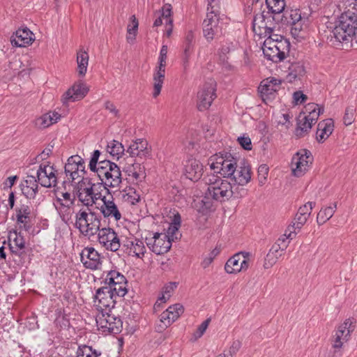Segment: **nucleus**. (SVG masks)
I'll use <instances>...</instances> for the list:
<instances>
[{"label": "nucleus", "mask_w": 357, "mask_h": 357, "mask_svg": "<svg viewBox=\"0 0 357 357\" xmlns=\"http://www.w3.org/2000/svg\"><path fill=\"white\" fill-rule=\"evenodd\" d=\"M281 83L282 81L280 79L275 77H268L264 79L258 87V92L260 93L263 100H265V97L273 95L275 92L278 91Z\"/></svg>", "instance_id": "nucleus-23"}, {"label": "nucleus", "mask_w": 357, "mask_h": 357, "mask_svg": "<svg viewBox=\"0 0 357 357\" xmlns=\"http://www.w3.org/2000/svg\"><path fill=\"white\" fill-rule=\"evenodd\" d=\"M238 142L239 144L245 150L250 151L252 150V142L251 139L249 137H239L238 138Z\"/></svg>", "instance_id": "nucleus-63"}, {"label": "nucleus", "mask_w": 357, "mask_h": 357, "mask_svg": "<svg viewBox=\"0 0 357 357\" xmlns=\"http://www.w3.org/2000/svg\"><path fill=\"white\" fill-rule=\"evenodd\" d=\"M127 284L121 285V284H116V285H109V287H112V294L115 296H124L126 293L128 292Z\"/></svg>", "instance_id": "nucleus-58"}, {"label": "nucleus", "mask_w": 357, "mask_h": 357, "mask_svg": "<svg viewBox=\"0 0 357 357\" xmlns=\"http://www.w3.org/2000/svg\"><path fill=\"white\" fill-rule=\"evenodd\" d=\"M207 13L206 14H211L214 15L220 16V3L219 0H207Z\"/></svg>", "instance_id": "nucleus-48"}, {"label": "nucleus", "mask_w": 357, "mask_h": 357, "mask_svg": "<svg viewBox=\"0 0 357 357\" xmlns=\"http://www.w3.org/2000/svg\"><path fill=\"white\" fill-rule=\"evenodd\" d=\"M301 114L299 115V119L297 123V127L296 128V135L298 137H303L305 135H307L312 128V125L310 123L309 121L306 120V117L303 116L302 119Z\"/></svg>", "instance_id": "nucleus-38"}, {"label": "nucleus", "mask_w": 357, "mask_h": 357, "mask_svg": "<svg viewBox=\"0 0 357 357\" xmlns=\"http://www.w3.org/2000/svg\"><path fill=\"white\" fill-rule=\"evenodd\" d=\"M80 258L84 267L91 270L99 269L102 264L100 254L92 247L84 248Z\"/></svg>", "instance_id": "nucleus-15"}, {"label": "nucleus", "mask_w": 357, "mask_h": 357, "mask_svg": "<svg viewBox=\"0 0 357 357\" xmlns=\"http://www.w3.org/2000/svg\"><path fill=\"white\" fill-rule=\"evenodd\" d=\"M78 184L80 187V190L86 194L85 197H89V199L91 206L95 204L96 200L101 198V192H96V190L97 186H98L99 188H104L102 183H98L97 184H95L91 182V179L88 178H82Z\"/></svg>", "instance_id": "nucleus-17"}, {"label": "nucleus", "mask_w": 357, "mask_h": 357, "mask_svg": "<svg viewBox=\"0 0 357 357\" xmlns=\"http://www.w3.org/2000/svg\"><path fill=\"white\" fill-rule=\"evenodd\" d=\"M333 128L334 123L331 119L320 121L316 132L317 140L319 143L324 142L332 134Z\"/></svg>", "instance_id": "nucleus-25"}, {"label": "nucleus", "mask_w": 357, "mask_h": 357, "mask_svg": "<svg viewBox=\"0 0 357 357\" xmlns=\"http://www.w3.org/2000/svg\"><path fill=\"white\" fill-rule=\"evenodd\" d=\"M236 184L246 185L251 179V169L244 160L240 162L231 178Z\"/></svg>", "instance_id": "nucleus-22"}, {"label": "nucleus", "mask_w": 357, "mask_h": 357, "mask_svg": "<svg viewBox=\"0 0 357 357\" xmlns=\"http://www.w3.org/2000/svg\"><path fill=\"white\" fill-rule=\"evenodd\" d=\"M146 252V248L144 242L139 239H135L130 242V255H132L138 258H142Z\"/></svg>", "instance_id": "nucleus-39"}, {"label": "nucleus", "mask_w": 357, "mask_h": 357, "mask_svg": "<svg viewBox=\"0 0 357 357\" xmlns=\"http://www.w3.org/2000/svg\"><path fill=\"white\" fill-rule=\"evenodd\" d=\"M167 46L164 45L162 46L160 56H159V63L157 67L165 68L166 66V59H167Z\"/></svg>", "instance_id": "nucleus-60"}, {"label": "nucleus", "mask_w": 357, "mask_h": 357, "mask_svg": "<svg viewBox=\"0 0 357 357\" xmlns=\"http://www.w3.org/2000/svg\"><path fill=\"white\" fill-rule=\"evenodd\" d=\"M356 108L354 106H348L343 116V121L344 125L349 126L355 120Z\"/></svg>", "instance_id": "nucleus-49"}, {"label": "nucleus", "mask_w": 357, "mask_h": 357, "mask_svg": "<svg viewBox=\"0 0 357 357\" xmlns=\"http://www.w3.org/2000/svg\"><path fill=\"white\" fill-rule=\"evenodd\" d=\"M160 322L162 323V326L160 325L158 327L160 328V330H164L166 328H167L169 326H170L174 321H175V319H171L170 314H168V312L165 310L161 314H160Z\"/></svg>", "instance_id": "nucleus-56"}, {"label": "nucleus", "mask_w": 357, "mask_h": 357, "mask_svg": "<svg viewBox=\"0 0 357 357\" xmlns=\"http://www.w3.org/2000/svg\"><path fill=\"white\" fill-rule=\"evenodd\" d=\"M287 248V244L280 245V243H274L268 252H272V255L278 259L283 255V252Z\"/></svg>", "instance_id": "nucleus-53"}, {"label": "nucleus", "mask_w": 357, "mask_h": 357, "mask_svg": "<svg viewBox=\"0 0 357 357\" xmlns=\"http://www.w3.org/2000/svg\"><path fill=\"white\" fill-rule=\"evenodd\" d=\"M278 259L272 255V252H268L264 259V267L268 269L272 267L277 261Z\"/></svg>", "instance_id": "nucleus-64"}, {"label": "nucleus", "mask_w": 357, "mask_h": 357, "mask_svg": "<svg viewBox=\"0 0 357 357\" xmlns=\"http://www.w3.org/2000/svg\"><path fill=\"white\" fill-rule=\"evenodd\" d=\"M266 6L272 13L280 14L285 8L284 0H266Z\"/></svg>", "instance_id": "nucleus-41"}, {"label": "nucleus", "mask_w": 357, "mask_h": 357, "mask_svg": "<svg viewBox=\"0 0 357 357\" xmlns=\"http://www.w3.org/2000/svg\"><path fill=\"white\" fill-rule=\"evenodd\" d=\"M216 82L210 79L206 82L197 93V107L199 111L208 109L216 98Z\"/></svg>", "instance_id": "nucleus-7"}, {"label": "nucleus", "mask_w": 357, "mask_h": 357, "mask_svg": "<svg viewBox=\"0 0 357 357\" xmlns=\"http://www.w3.org/2000/svg\"><path fill=\"white\" fill-rule=\"evenodd\" d=\"M308 219V217L306 215H302L299 213H296L294 220L295 222H292V228H298V229H301L302 227L305 224Z\"/></svg>", "instance_id": "nucleus-57"}, {"label": "nucleus", "mask_w": 357, "mask_h": 357, "mask_svg": "<svg viewBox=\"0 0 357 357\" xmlns=\"http://www.w3.org/2000/svg\"><path fill=\"white\" fill-rule=\"evenodd\" d=\"M278 52L276 39H274V41L271 39H266L264 42L263 53L267 59L274 63L281 61L282 60L280 59Z\"/></svg>", "instance_id": "nucleus-27"}, {"label": "nucleus", "mask_w": 357, "mask_h": 357, "mask_svg": "<svg viewBox=\"0 0 357 357\" xmlns=\"http://www.w3.org/2000/svg\"><path fill=\"white\" fill-rule=\"evenodd\" d=\"M242 254L243 252L235 254L227 260L225 266V270L227 273L232 274L239 272Z\"/></svg>", "instance_id": "nucleus-36"}, {"label": "nucleus", "mask_w": 357, "mask_h": 357, "mask_svg": "<svg viewBox=\"0 0 357 357\" xmlns=\"http://www.w3.org/2000/svg\"><path fill=\"white\" fill-rule=\"evenodd\" d=\"M126 200L132 204H135L140 200V195L136 192L134 188H130L128 192L126 194Z\"/></svg>", "instance_id": "nucleus-59"}, {"label": "nucleus", "mask_w": 357, "mask_h": 357, "mask_svg": "<svg viewBox=\"0 0 357 357\" xmlns=\"http://www.w3.org/2000/svg\"><path fill=\"white\" fill-rule=\"evenodd\" d=\"M349 340V331L346 333L344 337H341L337 333L334 335V340L333 343V347L335 349H340L342 347L344 342H347Z\"/></svg>", "instance_id": "nucleus-52"}, {"label": "nucleus", "mask_w": 357, "mask_h": 357, "mask_svg": "<svg viewBox=\"0 0 357 357\" xmlns=\"http://www.w3.org/2000/svg\"><path fill=\"white\" fill-rule=\"evenodd\" d=\"M203 173L204 166L198 160L191 158L186 161L184 174L187 178L197 181L202 178Z\"/></svg>", "instance_id": "nucleus-20"}, {"label": "nucleus", "mask_w": 357, "mask_h": 357, "mask_svg": "<svg viewBox=\"0 0 357 357\" xmlns=\"http://www.w3.org/2000/svg\"><path fill=\"white\" fill-rule=\"evenodd\" d=\"M112 287H102L97 289L94 296L95 305L101 312L112 310L115 305Z\"/></svg>", "instance_id": "nucleus-12"}, {"label": "nucleus", "mask_w": 357, "mask_h": 357, "mask_svg": "<svg viewBox=\"0 0 357 357\" xmlns=\"http://www.w3.org/2000/svg\"><path fill=\"white\" fill-rule=\"evenodd\" d=\"M165 77V68L156 67L153 74V98H156L160 93L162 84Z\"/></svg>", "instance_id": "nucleus-32"}, {"label": "nucleus", "mask_w": 357, "mask_h": 357, "mask_svg": "<svg viewBox=\"0 0 357 357\" xmlns=\"http://www.w3.org/2000/svg\"><path fill=\"white\" fill-rule=\"evenodd\" d=\"M8 245L13 259L15 260L14 256L24 257L25 252V241L20 233L14 232L8 237Z\"/></svg>", "instance_id": "nucleus-18"}, {"label": "nucleus", "mask_w": 357, "mask_h": 357, "mask_svg": "<svg viewBox=\"0 0 357 357\" xmlns=\"http://www.w3.org/2000/svg\"><path fill=\"white\" fill-rule=\"evenodd\" d=\"M107 151L112 156H117L118 158L119 155L123 153L125 151V149L122 144L118 141L113 140L107 145Z\"/></svg>", "instance_id": "nucleus-44"}, {"label": "nucleus", "mask_w": 357, "mask_h": 357, "mask_svg": "<svg viewBox=\"0 0 357 357\" xmlns=\"http://www.w3.org/2000/svg\"><path fill=\"white\" fill-rule=\"evenodd\" d=\"M60 119L61 114L58 112H48L36 119L35 124L38 128L42 130L56 123Z\"/></svg>", "instance_id": "nucleus-29"}, {"label": "nucleus", "mask_w": 357, "mask_h": 357, "mask_svg": "<svg viewBox=\"0 0 357 357\" xmlns=\"http://www.w3.org/2000/svg\"><path fill=\"white\" fill-rule=\"evenodd\" d=\"M99 243L107 250L117 251L120 248V241L117 234L110 227H104L98 231Z\"/></svg>", "instance_id": "nucleus-13"}, {"label": "nucleus", "mask_w": 357, "mask_h": 357, "mask_svg": "<svg viewBox=\"0 0 357 357\" xmlns=\"http://www.w3.org/2000/svg\"><path fill=\"white\" fill-rule=\"evenodd\" d=\"M244 185H245L234 183V185H232V197L234 198L239 199L247 195L248 190Z\"/></svg>", "instance_id": "nucleus-50"}, {"label": "nucleus", "mask_w": 357, "mask_h": 357, "mask_svg": "<svg viewBox=\"0 0 357 357\" xmlns=\"http://www.w3.org/2000/svg\"><path fill=\"white\" fill-rule=\"evenodd\" d=\"M166 311L171 316V319L176 320L184 312L183 306L180 303H176L169 306Z\"/></svg>", "instance_id": "nucleus-46"}, {"label": "nucleus", "mask_w": 357, "mask_h": 357, "mask_svg": "<svg viewBox=\"0 0 357 357\" xmlns=\"http://www.w3.org/2000/svg\"><path fill=\"white\" fill-rule=\"evenodd\" d=\"M357 30V13L354 9L347 10L339 16L333 30L336 41L346 47H351L355 31Z\"/></svg>", "instance_id": "nucleus-2"}, {"label": "nucleus", "mask_w": 357, "mask_h": 357, "mask_svg": "<svg viewBox=\"0 0 357 357\" xmlns=\"http://www.w3.org/2000/svg\"><path fill=\"white\" fill-rule=\"evenodd\" d=\"M21 190L22 194L27 199H34L38 193V189H36V187L31 188L29 186L24 185V184L21 185Z\"/></svg>", "instance_id": "nucleus-55"}, {"label": "nucleus", "mask_w": 357, "mask_h": 357, "mask_svg": "<svg viewBox=\"0 0 357 357\" xmlns=\"http://www.w3.org/2000/svg\"><path fill=\"white\" fill-rule=\"evenodd\" d=\"M237 167L238 165L234 158L228 153L218 157L216 159V162L211 165V169H219L217 173H220L223 176V178H230ZM215 173H216L215 171Z\"/></svg>", "instance_id": "nucleus-10"}, {"label": "nucleus", "mask_w": 357, "mask_h": 357, "mask_svg": "<svg viewBox=\"0 0 357 357\" xmlns=\"http://www.w3.org/2000/svg\"><path fill=\"white\" fill-rule=\"evenodd\" d=\"M100 354H98L96 350L93 351L91 347H79L77 351V357H98Z\"/></svg>", "instance_id": "nucleus-47"}, {"label": "nucleus", "mask_w": 357, "mask_h": 357, "mask_svg": "<svg viewBox=\"0 0 357 357\" xmlns=\"http://www.w3.org/2000/svg\"><path fill=\"white\" fill-rule=\"evenodd\" d=\"M276 44L278 49V54L280 56V59L282 61L289 52L290 43L286 38H282V40H276Z\"/></svg>", "instance_id": "nucleus-45"}, {"label": "nucleus", "mask_w": 357, "mask_h": 357, "mask_svg": "<svg viewBox=\"0 0 357 357\" xmlns=\"http://www.w3.org/2000/svg\"><path fill=\"white\" fill-rule=\"evenodd\" d=\"M107 199L105 196L102 198L103 204L100 206V211L105 218H114L116 221L121 218V214L112 197Z\"/></svg>", "instance_id": "nucleus-24"}, {"label": "nucleus", "mask_w": 357, "mask_h": 357, "mask_svg": "<svg viewBox=\"0 0 357 357\" xmlns=\"http://www.w3.org/2000/svg\"><path fill=\"white\" fill-rule=\"evenodd\" d=\"M337 209V203L334 202L333 206L322 207L317 214V222L319 225H324L330 220Z\"/></svg>", "instance_id": "nucleus-34"}, {"label": "nucleus", "mask_w": 357, "mask_h": 357, "mask_svg": "<svg viewBox=\"0 0 357 357\" xmlns=\"http://www.w3.org/2000/svg\"><path fill=\"white\" fill-rule=\"evenodd\" d=\"M89 55L83 49H80L77 53V63L79 76L83 77L86 75L89 64Z\"/></svg>", "instance_id": "nucleus-35"}, {"label": "nucleus", "mask_w": 357, "mask_h": 357, "mask_svg": "<svg viewBox=\"0 0 357 357\" xmlns=\"http://www.w3.org/2000/svg\"><path fill=\"white\" fill-rule=\"evenodd\" d=\"M195 43V35L192 31H188L185 36L183 40V65L184 68L188 66L189 59L193 51Z\"/></svg>", "instance_id": "nucleus-26"}, {"label": "nucleus", "mask_w": 357, "mask_h": 357, "mask_svg": "<svg viewBox=\"0 0 357 357\" xmlns=\"http://www.w3.org/2000/svg\"><path fill=\"white\" fill-rule=\"evenodd\" d=\"M169 236L166 234L154 233L151 237L145 238V243L148 248L155 254L159 255L167 252L172 246Z\"/></svg>", "instance_id": "nucleus-11"}, {"label": "nucleus", "mask_w": 357, "mask_h": 357, "mask_svg": "<svg viewBox=\"0 0 357 357\" xmlns=\"http://www.w3.org/2000/svg\"><path fill=\"white\" fill-rule=\"evenodd\" d=\"M289 73L287 75L288 82L293 83L296 80H301L305 75V69L302 62L298 61L292 63L288 68Z\"/></svg>", "instance_id": "nucleus-28"}, {"label": "nucleus", "mask_w": 357, "mask_h": 357, "mask_svg": "<svg viewBox=\"0 0 357 357\" xmlns=\"http://www.w3.org/2000/svg\"><path fill=\"white\" fill-rule=\"evenodd\" d=\"M130 23L127 27V36L126 39L128 43H131L135 40V36L137 33L139 22L135 15H132L130 18Z\"/></svg>", "instance_id": "nucleus-40"}, {"label": "nucleus", "mask_w": 357, "mask_h": 357, "mask_svg": "<svg viewBox=\"0 0 357 357\" xmlns=\"http://www.w3.org/2000/svg\"><path fill=\"white\" fill-rule=\"evenodd\" d=\"M275 13L271 11L262 12L254 16L252 22V30L260 38H266L269 33H272L276 27V19Z\"/></svg>", "instance_id": "nucleus-5"}, {"label": "nucleus", "mask_w": 357, "mask_h": 357, "mask_svg": "<svg viewBox=\"0 0 357 357\" xmlns=\"http://www.w3.org/2000/svg\"><path fill=\"white\" fill-rule=\"evenodd\" d=\"M34 34L28 28L19 29L10 37L13 46L17 47H26L34 41Z\"/></svg>", "instance_id": "nucleus-19"}, {"label": "nucleus", "mask_w": 357, "mask_h": 357, "mask_svg": "<svg viewBox=\"0 0 357 357\" xmlns=\"http://www.w3.org/2000/svg\"><path fill=\"white\" fill-rule=\"evenodd\" d=\"M355 326L354 325V321L351 319H346L343 324H340L337 330L335 331V333L340 335L341 337H344L346 333L349 331V337H351V333L354 331Z\"/></svg>", "instance_id": "nucleus-43"}, {"label": "nucleus", "mask_w": 357, "mask_h": 357, "mask_svg": "<svg viewBox=\"0 0 357 357\" xmlns=\"http://www.w3.org/2000/svg\"><path fill=\"white\" fill-rule=\"evenodd\" d=\"M313 161V156L307 149H301L295 153L291 159L292 174L295 176H303Z\"/></svg>", "instance_id": "nucleus-8"}, {"label": "nucleus", "mask_w": 357, "mask_h": 357, "mask_svg": "<svg viewBox=\"0 0 357 357\" xmlns=\"http://www.w3.org/2000/svg\"><path fill=\"white\" fill-rule=\"evenodd\" d=\"M38 183L43 187H56L57 179L54 167L40 165L36 172Z\"/></svg>", "instance_id": "nucleus-16"}, {"label": "nucleus", "mask_w": 357, "mask_h": 357, "mask_svg": "<svg viewBox=\"0 0 357 357\" xmlns=\"http://www.w3.org/2000/svg\"><path fill=\"white\" fill-rule=\"evenodd\" d=\"M106 283L109 285L127 284V280L123 275L117 271L113 270L108 273L105 279Z\"/></svg>", "instance_id": "nucleus-37"}, {"label": "nucleus", "mask_w": 357, "mask_h": 357, "mask_svg": "<svg viewBox=\"0 0 357 357\" xmlns=\"http://www.w3.org/2000/svg\"><path fill=\"white\" fill-rule=\"evenodd\" d=\"M290 16L292 20L291 33L295 38L300 37L301 31L306 28V26L303 24L304 20L296 11H294V13H291Z\"/></svg>", "instance_id": "nucleus-33"}, {"label": "nucleus", "mask_w": 357, "mask_h": 357, "mask_svg": "<svg viewBox=\"0 0 357 357\" xmlns=\"http://www.w3.org/2000/svg\"><path fill=\"white\" fill-rule=\"evenodd\" d=\"M98 176L102 183L104 189L108 190L107 187L118 188L122 182L120 167L109 160H100L97 171Z\"/></svg>", "instance_id": "nucleus-3"}, {"label": "nucleus", "mask_w": 357, "mask_h": 357, "mask_svg": "<svg viewBox=\"0 0 357 357\" xmlns=\"http://www.w3.org/2000/svg\"><path fill=\"white\" fill-rule=\"evenodd\" d=\"M97 325L103 329L104 332L118 334L123 328V321L119 316H116L111 311L101 312L96 317Z\"/></svg>", "instance_id": "nucleus-6"}, {"label": "nucleus", "mask_w": 357, "mask_h": 357, "mask_svg": "<svg viewBox=\"0 0 357 357\" xmlns=\"http://www.w3.org/2000/svg\"><path fill=\"white\" fill-rule=\"evenodd\" d=\"M89 91V89L81 82L75 83L63 96L62 102L64 105L68 101H77L83 99Z\"/></svg>", "instance_id": "nucleus-21"}, {"label": "nucleus", "mask_w": 357, "mask_h": 357, "mask_svg": "<svg viewBox=\"0 0 357 357\" xmlns=\"http://www.w3.org/2000/svg\"><path fill=\"white\" fill-rule=\"evenodd\" d=\"M79 155H75L68 158L67 162L64 167V172L66 176H70L71 181L73 182L76 178L81 177L80 175H77V162H79Z\"/></svg>", "instance_id": "nucleus-31"}, {"label": "nucleus", "mask_w": 357, "mask_h": 357, "mask_svg": "<svg viewBox=\"0 0 357 357\" xmlns=\"http://www.w3.org/2000/svg\"><path fill=\"white\" fill-rule=\"evenodd\" d=\"M126 151L129 153L130 159L137 157L135 160L142 162L151 155V149L148 148V142L143 139H137L133 142Z\"/></svg>", "instance_id": "nucleus-14"}, {"label": "nucleus", "mask_w": 357, "mask_h": 357, "mask_svg": "<svg viewBox=\"0 0 357 357\" xmlns=\"http://www.w3.org/2000/svg\"><path fill=\"white\" fill-rule=\"evenodd\" d=\"M142 162L129 159V163L123 167V172L129 176H132L135 180L139 178L140 175L144 174L145 168L142 166Z\"/></svg>", "instance_id": "nucleus-30"}, {"label": "nucleus", "mask_w": 357, "mask_h": 357, "mask_svg": "<svg viewBox=\"0 0 357 357\" xmlns=\"http://www.w3.org/2000/svg\"><path fill=\"white\" fill-rule=\"evenodd\" d=\"M268 171H269V168H268V165H266L265 164L261 165L259 167L257 173H258V181H259V185L261 186V185H264V183L266 181L268 174Z\"/></svg>", "instance_id": "nucleus-51"}, {"label": "nucleus", "mask_w": 357, "mask_h": 357, "mask_svg": "<svg viewBox=\"0 0 357 357\" xmlns=\"http://www.w3.org/2000/svg\"><path fill=\"white\" fill-rule=\"evenodd\" d=\"M102 216L95 212L79 210L75 215V227L86 236H93L100 230Z\"/></svg>", "instance_id": "nucleus-4"}, {"label": "nucleus", "mask_w": 357, "mask_h": 357, "mask_svg": "<svg viewBox=\"0 0 357 357\" xmlns=\"http://www.w3.org/2000/svg\"><path fill=\"white\" fill-rule=\"evenodd\" d=\"M220 21V16L206 14V17L202 24V29L204 36L207 41L210 42L223 35L222 26Z\"/></svg>", "instance_id": "nucleus-9"}, {"label": "nucleus", "mask_w": 357, "mask_h": 357, "mask_svg": "<svg viewBox=\"0 0 357 357\" xmlns=\"http://www.w3.org/2000/svg\"><path fill=\"white\" fill-rule=\"evenodd\" d=\"M324 107H321V108H319V111L310 112L307 115H304V116L306 117L307 121H309L313 125L317 122L319 115L324 113Z\"/></svg>", "instance_id": "nucleus-61"}, {"label": "nucleus", "mask_w": 357, "mask_h": 357, "mask_svg": "<svg viewBox=\"0 0 357 357\" xmlns=\"http://www.w3.org/2000/svg\"><path fill=\"white\" fill-rule=\"evenodd\" d=\"M220 253V249L215 248L213 249L211 253H209L208 256L206 257L202 262V266L204 268H206L208 266L212 261H213V259Z\"/></svg>", "instance_id": "nucleus-62"}, {"label": "nucleus", "mask_w": 357, "mask_h": 357, "mask_svg": "<svg viewBox=\"0 0 357 357\" xmlns=\"http://www.w3.org/2000/svg\"><path fill=\"white\" fill-rule=\"evenodd\" d=\"M100 155V152L99 150H95L92 154V156L91 158L90 162H89V169L91 171L95 172L98 169L99 158Z\"/></svg>", "instance_id": "nucleus-54"}, {"label": "nucleus", "mask_w": 357, "mask_h": 357, "mask_svg": "<svg viewBox=\"0 0 357 357\" xmlns=\"http://www.w3.org/2000/svg\"><path fill=\"white\" fill-rule=\"evenodd\" d=\"M61 197H56V202L61 207L69 209L73 205H74L75 201V195L72 197L69 192H62L61 193Z\"/></svg>", "instance_id": "nucleus-42"}, {"label": "nucleus", "mask_w": 357, "mask_h": 357, "mask_svg": "<svg viewBox=\"0 0 357 357\" xmlns=\"http://www.w3.org/2000/svg\"><path fill=\"white\" fill-rule=\"evenodd\" d=\"M203 180L208 185L201 201L203 209H211L213 201L222 203L232 197V185L227 179L211 174L204 176Z\"/></svg>", "instance_id": "nucleus-1"}]
</instances>
